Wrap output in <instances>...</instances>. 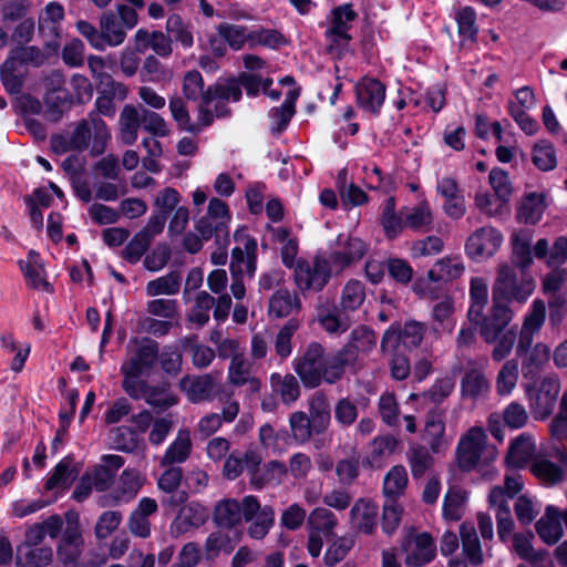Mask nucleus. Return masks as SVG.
<instances>
[{"mask_svg":"<svg viewBox=\"0 0 567 567\" xmlns=\"http://www.w3.org/2000/svg\"><path fill=\"white\" fill-rule=\"evenodd\" d=\"M536 284L532 276L517 278L513 269L503 266L492 288V307L484 315L488 301V288L483 278H472L470 284V308L467 318L472 324L480 326L482 339L492 344L499 333L513 320L511 302L525 303L533 295Z\"/></svg>","mask_w":567,"mask_h":567,"instance_id":"f257e3e1","label":"nucleus"},{"mask_svg":"<svg viewBox=\"0 0 567 567\" xmlns=\"http://www.w3.org/2000/svg\"><path fill=\"white\" fill-rule=\"evenodd\" d=\"M355 362L357 352L350 343L333 353H326L321 343L312 341L293 359L292 367L306 389H316L322 383L331 385L341 381Z\"/></svg>","mask_w":567,"mask_h":567,"instance_id":"f03ea898","label":"nucleus"},{"mask_svg":"<svg viewBox=\"0 0 567 567\" xmlns=\"http://www.w3.org/2000/svg\"><path fill=\"white\" fill-rule=\"evenodd\" d=\"M298 243L296 239H289L280 249L281 262L287 268L295 267V284L301 292L321 291L331 278V265L326 258L316 257L312 265L298 259Z\"/></svg>","mask_w":567,"mask_h":567,"instance_id":"7ed1b4c3","label":"nucleus"},{"mask_svg":"<svg viewBox=\"0 0 567 567\" xmlns=\"http://www.w3.org/2000/svg\"><path fill=\"white\" fill-rule=\"evenodd\" d=\"M426 330V324L416 320H406L403 324L394 322L382 336L381 352L383 354L393 350L411 352L420 347Z\"/></svg>","mask_w":567,"mask_h":567,"instance_id":"20e7f679","label":"nucleus"},{"mask_svg":"<svg viewBox=\"0 0 567 567\" xmlns=\"http://www.w3.org/2000/svg\"><path fill=\"white\" fill-rule=\"evenodd\" d=\"M66 526L56 548L60 561L64 565L80 567L78 560L84 550V539L78 513L69 512L65 515Z\"/></svg>","mask_w":567,"mask_h":567,"instance_id":"39448f33","label":"nucleus"},{"mask_svg":"<svg viewBox=\"0 0 567 567\" xmlns=\"http://www.w3.org/2000/svg\"><path fill=\"white\" fill-rule=\"evenodd\" d=\"M357 105L373 117L381 114L385 101L386 85L377 78L362 76L354 86Z\"/></svg>","mask_w":567,"mask_h":567,"instance_id":"423d86ee","label":"nucleus"},{"mask_svg":"<svg viewBox=\"0 0 567 567\" xmlns=\"http://www.w3.org/2000/svg\"><path fill=\"white\" fill-rule=\"evenodd\" d=\"M559 390V381L554 378H544L538 389L533 384L525 386L529 408L536 419L545 420L553 413Z\"/></svg>","mask_w":567,"mask_h":567,"instance_id":"0eeeda50","label":"nucleus"},{"mask_svg":"<svg viewBox=\"0 0 567 567\" xmlns=\"http://www.w3.org/2000/svg\"><path fill=\"white\" fill-rule=\"evenodd\" d=\"M486 443V434L482 427L474 426L463 435L456 446L457 466L463 473L476 468Z\"/></svg>","mask_w":567,"mask_h":567,"instance_id":"6e6552de","label":"nucleus"},{"mask_svg":"<svg viewBox=\"0 0 567 567\" xmlns=\"http://www.w3.org/2000/svg\"><path fill=\"white\" fill-rule=\"evenodd\" d=\"M503 243L502 233L491 226L476 229L465 243L467 257L481 262L496 254Z\"/></svg>","mask_w":567,"mask_h":567,"instance_id":"1a4fd4ad","label":"nucleus"},{"mask_svg":"<svg viewBox=\"0 0 567 567\" xmlns=\"http://www.w3.org/2000/svg\"><path fill=\"white\" fill-rule=\"evenodd\" d=\"M401 549L406 553V567H423L436 556V545L431 534L423 532L415 536L409 534L401 542Z\"/></svg>","mask_w":567,"mask_h":567,"instance_id":"9d476101","label":"nucleus"},{"mask_svg":"<svg viewBox=\"0 0 567 567\" xmlns=\"http://www.w3.org/2000/svg\"><path fill=\"white\" fill-rule=\"evenodd\" d=\"M64 78L60 72H53L47 83L43 102L47 106V116L51 122H59L64 109L74 104L73 94L64 87Z\"/></svg>","mask_w":567,"mask_h":567,"instance_id":"9b49d317","label":"nucleus"},{"mask_svg":"<svg viewBox=\"0 0 567 567\" xmlns=\"http://www.w3.org/2000/svg\"><path fill=\"white\" fill-rule=\"evenodd\" d=\"M358 18L352 3H343L330 11V27L326 30L324 37L333 45H348L352 37L349 33L351 22Z\"/></svg>","mask_w":567,"mask_h":567,"instance_id":"f8f14e48","label":"nucleus"},{"mask_svg":"<svg viewBox=\"0 0 567 567\" xmlns=\"http://www.w3.org/2000/svg\"><path fill=\"white\" fill-rule=\"evenodd\" d=\"M158 355V342L151 338H145L143 343L136 348L128 363L122 365L121 370H127V373L132 377H141L144 372L151 371L155 367Z\"/></svg>","mask_w":567,"mask_h":567,"instance_id":"ddd939ff","label":"nucleus"},{"mask_svg":"<svg viewBox=\"0 0 567 567\" xmlns=\"http://www.w3.org/2000/svg\"><path fill=\"white\" fill-rule=\"evenodd\" d=\"M208 509L198 502H190L178 511L177 516L171 524L172 533L185 534L192 529L199 528L208 519Z\"/></svg>","mask_w":567,"mask_h":567,"instance_id":"4468645a","label":"nucleus"},{"mask_svg":"<svg viewBox=\"0 0 567 567\" xmlns=\"http://www.w3.org/2000/svg\"><path fill=\"white\" fill-rule=\"evenodd\" d=\"M546 195L530 192L525 194L516 208V220L520 224L536 225L546 209Z\"/></svg>","mask_w":567,"mask_h":567,"instance_id":"2eb2a0df","label":"nucleus"},{"mask_svg":"<svg viewBox=\"0 0 567 567\" xmlns=\"http://www.w3.org/2000/svg\"><path fill=\"white\" fill-rule=\"evenodd\" d=\"M535 529L545 544H556L564 534L558 508L554 505H547L545 515L536 522Z\"/></svg>","mask_w":567,"mask_h":567,"instance_id":"dca6fc26","label":"nucleus"},{"mask_svg":"<svg viewBox=\"0 0 567 567\" xmlns=\"http://www.w3.org/2000/svg\"><path fill=\"white\" fill-rule=\"evenodd\" d=\"M74 457L72 454L64 456L53 468L51 475L44 482V489L47 492L53 491L56 487L68 488L75 481L79 475L80 468L73 466Z\"/></svg>","mask_w":567,"mask_h":567,"instance_id":"f3484780","label":"nucleus"},{"mask_svg":"<svg viewBox=\"0 0 567 567\" xmlns=\"http://www.w3.org/2000/svg\"><path fill=\"white\" fill-rule=\"evenodd\" d=\"M52 548L21 544L16 550V567H48L52 561Z\"/></svg>","mask_w":567,"mask_h":567,"instance_id":"a211bd4d","label":"nucleus"},{"mask_svg":"<svg viewBox=\"0 0 567 567\" xmlns=\"http://www.w3.org/2000/svg\"><path fill=\"white\" fill-rule=\"evenodd\" d=\"M462 538V554L465 559H450L447 567H467V563L473 566H478L483 563V553L480 538L474 529L466 532L464 527L461 528Z\"/></svg>","mask_w":567,"mask_h":567,"instance_id":"6ab92c4d","label":"nucleus"},{"mask_svg":"<svg viewBox=\"0 0 567 567\" xmlns=\"http://www.w3.org/2000/svg\"><path fill=\"white\" fill-rule=\"evenodd\" d=\"M214 379L210 374L195 378L185 375L179 381V388L187 393L188 401L199 403L209 400L214 392Z\"/></svg>","mask_w":567,"mask_h":567,"instance_id":"aec40b11","label":"nucleus"},{"mask_svg":"<svg viewBox=\"0 0 567 567\" xmlns=\"http://www.w3.org/2000/svg\"><path fill=\"white\" fill-rule=\"evenodd\" d=\"M367 251V246L363 240L357 237H348L343 244L342 249L331 251L329 255L330 262L338 266L340 269H344L355 261H359Z\"/></svg>","mask_w":567,"mask_h":567,"instance_id":"412c9836","label":"nucleus"},{"mask_svg":"<svg viewBox=\"0 0 567 567\" xmlns=\"http://www.w3.org/2000/svg\"><path fill=\"white\" fill-rule=\"evenodd\" d=\"M243 97L241 87L238 81L231 76L225 80H218L205 90L204 104L208 105L215 100L239 102Z\"/></svg>","mask_w":567,"mask_h":567,"instance_id":"4be33fe9","label":"nucleus"},{"mask_svg":"<svg viewBox=\"0 0 567 567\" xmlns=\"http://www.w3.org/2000/svg\"><path fill=\"white\" fill-rule=\"evenodd\" d=\"M520 359L523 377L527 380L535 381L549 360V349L546 344L539 342Z\"/></svg>","mask_w":567,"mask_h":567,"instance_id":"5701e85b","label":"nucleus"},{"mask_svg":"<svg viewBox=\"0 0 567 567\" xmlns=\"http://www.w3.org/2000/svg\"><path fill=\"white\" fill-rule=\"evenodd\" d=\"M301 308L297 293H291L288 288H279L269 299V313L276 318L290 316L295 310Z\"/></svg>","mask_w":567,"mask_h":567,"instance_id":"b1692460","label":"nucleus"},{"mask_svg":"<svg viewBox=\"0 0 567 567\" xmlns=\"http://www.w3.org/2000/svg\"><path fill=\"white\" fill-rule=\"evenodd\" d=\"M455 389V380L452 377H444L436 379L431 388L421 394L412 393L410 395L411 400L422 399L423 404H432L439 405L443 403L445 399H447Z\"/></svg>","mask_w":567,"mask_h":567,"instance_id":"393cba45","label":"nucleus"},{"mask_svg":"<svg viewBox=\"0 0 567 567\" xmlns=\"http://www.w3.org/2000/svg\"><path fill=\"white\" fill-rule=\"evenodd\" d=\"M461 396L463 399L477 400L489 389V383L484 373L476 368L468 369L461 379Z\"/></svg>","mask_w":567,"mask_h":567,"instance_id":"a878e982","label":"nucleus"},{"mask_svg":"<svg viewBox=\"0 0 567 567\" xmlns=\"http://www.w3.org/2000/svg\"><path fill=\"white\" fill-rule=\"evenodd\" d=\"M216 31L233 51H239L246 43H251V29L246 25L221 22L216 27Z\"/></svg>","mask_w":567,"mask_h":567,"instance_id":"bb28decb","label":"nucleus"},{"mask_svg":"<svg viewBox=\"0 0 567 567\" xmlns=\"http://www.w3.org/2000/svg\"><path fill=\"white\" fill-rule=\"evenodd\" d=\"M192 452V440L188 430H179L176 439L168 445L162 460V465H173L185 462Z\"/></svg>","mask_w":567,"mask_h":567,"instance_id":"cd10ccee","label":"nucleus"},{"mask_svg":"<svg viewBox=\"0 0 567 567\" xmlns=\"http://www.w3.org/2000/svg\"><path fill=\"white\" fill-rule=\"evenodd\" d=\"M396 200L394 196H389L382 208L380 224L388 239L393 240L402 233L404 219L395 212Z\"/></svg>","mask_w":567,"mask_h":567,"instance_id":"c85d7f7f","label":"nucleus"},{"mask_svg":"<svg viewBox=\"0 0 567 567\" xmlns=\"http://www.w3.org/2000/svg\"><path fill=\"white\" fill-rule=\"evenodd\" d=\"M213 519L219 528L235 527L241 520L240 503L236 499L219 502L214 508Z\"/></svg>","mask_w":567,"mask_h":567,"instance_id":"c756f323","label":"nucleus"},{"mask_svg":"<svg viewBox=\"0 0 567 567\" xmlns=\"http://www.w3.org/2000/svg\"><path fill=\"white\" fill-rule=\"evenodd\" d=\"M351 517L357 522L360 532L371 535L377 526L378 506L371 502L359 499L351 508Z\"/></svg>","mask_w":567,"mask_h":567,"instance_id":"7c9ffc66","label":"nucleus"},{"mask_svg":"<svg viewBox=\"0 0 567 567\" xmlns=\"http://www.w3.org/2000/svg\"><path fill=\"white\" fill-rule=\"evenodd\" d=\"M270 384L272 390L280 395L285 404H291L300 396L299 381L291 373H287L284 377L279 373H272L270 375Z\"/></svg>","mask_w":567,"mask_h":567,"instance_id":"2f4dec72","label":"nucleus"},{"mask_svg":"<svg viewBox=\"0 0 567 567\" xmlns=\"http://www.w3.org/2000/svg\"><path fill=\"white\" fill-rule=\"evenodd\" d=\"M365 299V287L357 279H350L343 287L340 298V310L343 313L358 310Z\"/></svg>","mask_w":567,"mask_h":567,"instance_id":"473e14b6","label":"nucleus"},{"mask_svg":"<svg viewBox=\"0 0 567 567\" xmlns=\"http://www.w3.org/2000/svg\"><path fill=\"white\" fill-rule=\"evenodd\" d=\"M465 268L462 262H452L449 257L439 259L432 269L427 272V278L432 282L451 281L460 278Z\"/></svg>","mask_w":567,"mask_h":567,"instance_id":"72a5a7b5","label":"nucleus"},{"mask_svg":"<svg viewBox=\"0 0 567 567\" xmlns=\"http://www.w3.org/2000/svg\"><path fill=\"white\" fill-rule=\"evenodd\" d=\"M533 164L543 172H550L557 166L556 150L551 142L540 140L533 146Z\"/></svg>","mask_w":567,"mask_h":567,"instance_id":"f704fd0d","label":"nucleus"},{"mask_svg":"<svg viewBox=\"0 0 567 567\" xmlns=\"http://www.w3.org/2000/svg\"><path fill=\"white\" fill-rule=\"evenodd\" d=\"M100 28L103 32L106 45H120L126 38L124 27L120 22L117 16L112 11L103 13L100 21Z\"/></svg>","mask_w":567,"mask_h":567,"instance_id":"c9c22d12","label":"nucleus"},{"mask_svg":"<svg viewBox=\"0 0 567 567\" xmlns=\"http://www.w3.org/2000/svg\"><path fill=\"white\" fill-rule=\"evenodd\" d=\"M166 31L172 42H179L184 49H189L194 44L192 25L184 22L183 18L173 13L167 18Z\"/></svg>","mask_w":567,"mask_h":567,"instance_id":"e433bc0d","label":"nucleus"},{"mask_svg":"<svg viewBox=\"0 0 567 567\" xmlns=\"http://www.w3.org/2000/svg\"><path fill=\"white\" fill-rule=\"evenodd\" d=\"M458 35L471 42L477 41L478 25L476 11L470 6L460 8L455 13Z\"/></svg>","mask_w":567,"mask_h":567,"instance_id":"4c0bfd02","label":"nucleus"},{"mask_svg":"<svg viewBox=\"0 0 567 567\" xmlns=\"http://www.w3.org/2000/svg\"><path fill=\"white\" fill-rule=\"evenodd\" d=\"M408 484V473L403 465H394L383 481V494L395 501L404 492Z\"/></svg>","mask_w":567,"mask_h":567,"instance_id":"58836bf2","label":"nucleus"},{"mask_svg":"<svg viewBox=\"0 0 567 567\" xmlns=\"http://www.w3.org/2000/svg\"><path fill=\"white\" fill-rule=\"evenodd\" d=\"M182 276L178 271L172 270L165 276L151 280L146 285L148 296L176 295L179 291Z\"/></svg>","mask_w":567,"mask_h":567,"instance_id":"ea45409f","label":"nucleus"},{"mask_svg":"<svg viewBox=\"0 0 567 567\" xmlns=\"http://www.w3.org/2000/svg\"><path fill=\"white\" fill-rule=\"evenodd\" d=\"M433 217L427 203H422L412 208L405 216V227L414 231H429L432 229Z\"/></svg>","mask_w":567,"mask_h":567,"instance_id":"a19ab883","label":"nucleus"},{"mask_svg":"<svg viewBox=\"0 0 567 567\" xmlns=\"http://www.w3.org/2000/svg\"><path fill=\"white\" fill-rule=\"evenodd\" d=\"M251 34L252 37L250 48L262 45L272 50H277L288 43L286 37L276 29H266L264 27H259L257 29H251Z\"/></svg>","mask_w":567,"mask_h":567,"instance_id":"79ce46f5","label":"nucleus"},{"mask_svg":"<svg viewBox=\"0 0 567 567\" xmlns=\"http://www.w3.org/2000/svg\"><path fill=\"white\" fill-rule=\"evenodd\" d=\"M518 380V361L516 359L508 360L499 370L496 379L497 393L499 395H508L516 386Z\"/></svg>","mask_w":567,"mask_h":567,"instance_id":"37998d69","label":"nucleus"},{"mask_svg":"<svg viewBox=\"0 0 567 567\" xmlns=\"http://www.w3.org/2000/svg\"><path fill=\"white\" fill-rule=\"evenodd\" d=\"M110 437L117 451L132 453L137 449V433L130 426L121 425L111 430Z\"/></svg>","mask_w":567,"mask_h":567,"instance_id":"c03bdc74","label":"nucleus"},{"mask_svg":"<svg viewBox=\"0 0 567 567\" xmlns=\"http://www.w3.org/2000/svg\"><path fill=\"white\" fill-rule=\"evenodd\" d=\"M337 523L338 519L333 512L326 507L315 508L308 517L310 532L323 533L324 535L331 534Z\"/></svg>","mask_w":567,"mask_h":567,"instance_id":"a18cd8bd","label":"nucleus"},{"mask_svg":"<svg viewBox=\"0 0 567 567\" xmlns=\"http://www.w3.org/2000/svg\"><path fill=\"white\" fill-rule=\"evenodd\" d=\"M354 536H341L334 539L324 553V563L327 567H333L346 558L348 553L354 546Z\"/></svg>","mask_w":567,"mask_h":567,"instance_id":"49530a36","label":"nucleus"},{"mask_svg":"<svg viewBox=\"0 0 567 567\" xmlns=\"http://www.w3.org/2000/svg\"><path fill=\"white\" fill-rule=\"evenodd\" d=\"M89 120L94 131L90 153L92 156H99L105 152L107 142L111 138V133L106 123L101 117L96 116L95 113H89Z\"/></svg>","mask_w":567,"mask_h":567,"instance_id":"de8ad7c7","label":"nucleus"},{"mask_svg":"<svg viewBox=\"0 0 567 567\" xmlns=\"http://www.w3.org/2000/svg\"><path fill=\"white\" fill-rule=\"evenodd\" d=\"M144 391V399L147 404L159 408L162 410L168 409L177 403V399L173 394H168L167 386L162 385H150L148 383H142Z\"/></svg>","mask_w":567,"mask_h":567,"instance_id":"09e8293b","label":"nucleus"},{"mask_svg":"<svg viewBox=\"0 0 567 567\" xmlns=\"http://www.w3.org/2000/svg\"><path fill=\"white\" fill-rule=\"evenodd\" d=\"M513 249H512V262L515 267L522 270V277L529 276L525 272L527 268L533 264V251L530 247V243L527 239L519 238L515 236L513 238Z\"/></svg>","mask_w":567,"mask_h":567,"instance_id":"8fccbe9b","label":"nucleus"},{"mask_svg":"<svg viewBox=\"0 0 567 567\" xmlns=\"http://www.w3.org/2000/svg\"><path fill=\"white\" fill-rule=\"evenodd\" d=\"M151 236L145 230L137 231L127 243L123 257L132 265L138 262L151 245Z\"/></svg>","mask_w":567,"mask_h":567,"instance_id":"3c124183","label":"nucleus"},{"mask_svg":"<svg viewBox=\"0 0 567 567\" xmlns=\"http://www.w3.org/2000/svg\"><path fill=\"white\" fill-rule=\"evenodd\" d=\"M488 181L495 197L504 202H509L513 193L512 183L508 173L501 168L494 167L488 175Z\"/></svg>","mask_w":567,"mask_h":567,"instance_id":"603ef678","label":"nucleus"},{"mask_svg":"<svg viewBox=\"0 0 567 567\" xmlns=\"http://www.w3.org/2000/svg\"><path fill=\"white\" fill-rule=\"evenodd\" d=\"M169 110L181 131H186L193 134L200 132L198 125L190 122L189 112L183 99L172 97L169 100Z\"/></svg>","mask_w":567,"mask_h":567,"instance_id":"864d4df0","label":"nucleus"},{"mask_svg":"<svg viewBox=\"0 0 567 567\" xmlns=\"http://www.w3.org/2000/svg\"><path fill=\"white\" fill-rule=\"evenodd\" d=\"M530 471L536 477L543 478L551 485L558 484L564 480L563 468L546 458L534 462L530 466Z\"/></svg>","mask_w":567,"mask_h":567,"instance_id":"5fc2aeb1","label":"nucleus"},{"mask_svg":"<svg viewBox=\"0 0 567 567\" xmlns=\"http://www.w3.org/2000/svg\"><path fill=\"white\" fill-rule=\"evenodd\" d=\"M275 522V511L272 506L265 505L259 515L251 520L248 527V535L254 539H262L271 528Z\"/></svg>","mask_w":567,"mask_h":567,"instance_id":"6e6d98bb","label":"nucleus"},{"mask_svg":"<svg viewBox=\"0 0 567 567\" xmlns=\"http://www.w3.org/2000/svg\"><path fill=\"white\" fill-rule=\"evenodd\" d=\"M347 343L354 347L358 357L360 350L369 352L377 346V333L367 326H360L351 331Z\"/></svg>","mask_w":567,"mask_h":567,"instance_id":"4d7b16f0","label":"nucleus"},{"mask_svg":"<svg viewBox=\"0 0 567 567\" xmlns=\"http://www.w3.org/2000/svg\"><path fill=\"white\" fill-rule=\"evenodd\" d=\"M122 513L120 511L103 512L95 524L94 534L97 539L107 538L113 532L117 529L122 522Z\"/></svg>","mask_w":567,"mask_h":567,"instance_id":"13d9d810","label":"nucleus"},{"mask_svg":"<svg viewBox=\"0 0 567 567\" xmlns=\"http://www.w3.org/2000/svg\"><path fill=\"white\" fill-rule=\"evenodd\" d=\"M298 329V322L295 319H290L287 323L278 331L275 340V351L281 359H287L292 352L291 338Z\"/></svg>","mask_w":567,"mask_h":567,"instance_id":"bf43d9fd","label":"nucleus"},{"mask_svg":"<svg viewBox=\"0 0 567 567\" xmlns=\"http://www.w3.org/2000/svg\"><path fill=\"white\" fill-rule=\"evenodd\" d=\"M95 87L97 94L116 96L120 101L125 100L128 94L127 86L122 82L115 81L109 73L99 74L97 81H95Z\"/></svg>","mask_w":567,"mask_h":567,"instance_id":"052dcab7","label":"nucleus"},{"mask_svg":"<svg viewBox=\"0 0 567 567\" xmlns=\"http://www.w3.org/2000/svg\"><path fill=\"white\" fill-rule=\"evenodd\" d=\"M204 79L199 71L192 70L185 73L183 79V94L189 101H197L199 97L204 103Z\"/></svg>","mask_w":567,"mask_h":567,"instance_id":"680f3d73","label":"nucleus"},{"mask_svg":"<svg viewBox=\"0 0 567 567\" xmlns=\"http://www.w3.org/2000/svg\"><path fill=\"white\" fill-rule=\"evenodd\" d=\"M172 257V249L166 243H158L144 259V267L156 272L163 269Z\"/></svg>","mask_w":567,"mask_h":567,"instance_id":"e2e57ef3","label":"nucleus"},{"mask_svg":"<svg viewBox=\"0 0 567 567\" xmlns=\"http://www.w3.org/2000/svg\"><path fill=\"white\" fill-rule=\"evenodd\" d=\"M504 425L512 430H519L527 424L528 413L525 406L518 402H511L503 410Z\"/></svg>","mask_w":567,"mask_h":567,"instance_id":"0e129e2a","label":"nucleus"},{"mask_svg":"<svg viewBox=\"0 0 567 567\" xmlns=\"http://www.w3.org/2000/svg\"><path fill=\"white\" fill-rule=\"evenodd\" d=\"M289 424L295 440L299 443H306L313 434L309 416L302 412H293L289 417Z\"/></svg>","mask_w":567,"mask_h":567,"instance_id":"69168bd1","label":"nucleus"},{"mask_svg":"<svg viewBox=\"0 0 567 567\" xmlns=\"http://www.w3.org/2000/svg\"><path fill=\"white\" fill-rule=\"evenodd\" d=\"M311 429L315 434H322L330 423V410L323 400L310 403Z\"/></svg>","mask_w":567,"mask_h":567,"instance_id":"338daca9","label":"nucleus"},{"mask_svg":"<svg viewBox=\"0 0 567 567\" xmlns=\"http://www.w3.org/2000/svg\"><path fill=\"white\" fill-rule=\"evenodd\" d=\"M320 324L329 333H343L350 328L351 322L348 316H343V312L334 307L320 318Z\"/></svg>","mask_w":567,"mask_h":567,"instance_id":"774afa93","label":"nucleus"}]
</instances>
